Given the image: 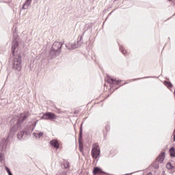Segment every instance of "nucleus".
Masks as SVG:
<instances>
[{
    "mask_svg": "<svg viewBox=\"0 0 175 175\" xmlns=\"http://www.w3.org/2000/svg\"><path fill=\"white\" fill-rule=\"evenodd\" d=\"M50 144L51 146H52V147H54V148H56L57 150H58V148H59V142H58V140L57 139H53L50 142Z\"/></svg>",
    "mask_w": 175,
    "mask_h": 175,
    "instance_id": "obj_7",
    "label": "nucleus"
},
{
    "mask_svg": "<svg viewBox=\"0 0 175 175\" xmlns=\"http://www.w3.org/2000/svg\"><path fill=\"white\" fill-rule=\"evenodd\" d=\"M93 174L94 175L105 174V172L100 167H95L93 170Z\"/></svg>",
    "mask_w": 175,
    "mask_h": 175,
    "instance_id": "obj_6",
    "label": "nucleus"
},
{
    "mask_svg": "<svg viewBox=\"0 0 175 175\" xmlns=\"http://www.w3.org/2000/svg\"><path fill=\"white\" fill-rule=\"evenodd\" d=\"M24 135V132H21L18 134V139H21L23 137V135Z\"/></svg>",
    "mask_w": 175,
    "mask_h": 175,
    "instance_id": "obj_14",
    "label": "nucleus"
},
{
    "mask_svg": "<svg viewBox=\"0 0 175 175\" xmlns=\"http://www.w3.org/2000/svg\"><path fill=\"white\" fill-rule=\"evenodd\" d=\"M168 1H172V0H168Z\"/></svg>",
    "mask_w": 175,
    "mask_h": 175,
    "instance_id": "obj_20",
    "label": "nucleus"
},
{
    "mask_svg": "<svg viewBox=\"0 0 175 175\" xmlns=\"http://www.w3.org/2000/svg\"><path fill=\"white\" fill-rule=\"evenodd\" d=\"M44 120H57V116L54 113L48 112L43 115Z\"/></svg>",
    "mask_w": 175,
    "mask_h": 175,
    "instance_id": "obj_4",
    "label": "nucleus"
},
{
    "mask_svg": "<svg viewBox=\"0 0 175 175\" xmlns=\"http://www.w3.org/2000/svg\"><path fill=\"white\" fill-rule=\"evenodd\" d=\"M64 167H65V169H68V167H69V163H66L64 164Z\"/></svg>",
    "mask_w": 175,
    "mask_h": 175,
    "instance_id": "obj_16",
    "label": "nucleus"
},
{
    "mask_svg": "<svg viewBox=\"0 0 175 175\" xmlns=\"http://www.w3.org/2000/svg\"><path fill=\"white\" fill-rule=\"evenodd\" d=\"M120 51H122V54H124V55H128V53L126 52V50H125V49L122 46L120 47Z\"/></svg>",
    "mask_w": 175,
    "mask_h": 175,
    "instance_id": "obj_12",
    "label": "nucleus"
},
{
    "mask_svg": "<svg viewBox=\"0 0 175 175\" xmlns=\"http://www.w3.org/2000/svg\"><path fill=\"white\" fill-rule=\"evenodd\" d=\"M29 116V113H28V112H25L23 113L20 115V118L18 119V123L21 124L23 122H24V121H25V120H27V118H28V116Z\"/></svg>",
    "mask_w": 175,
    "mask_h": 175,
    "instance_id": "obj_5",
    "label": "nucleus"
},
{
    "mask_svg": "<svg viewBox=\"0 0 175 175\" xmlns=\"http://www.w3.org/2000/svg\"><path fill=\"white\" fill-rule=\"evenodd\" d=\"M166 167L168 169V170H172V169H173V165H172V163H167L166 164Z\"/></svg>",
    "mask_w": 175,
    "mask_h": 175,
    "instance_id": "obj_13",
    "label": "nucleus"
},
{
    "mask_svg": "<svg viewBox=\"0 0 175 175\" xmlns=\"http://www.w3.org/2000/svg\"><path fill=\"white\" fill-rule=\"evenodd\" d=\"M164 85L167 88H172L173 87V84H172V83H170V81H164Z\"/></svg>",
    "mask_w": 175,
    "mask_h": 175,
    "instance_id": "obj_9",
    "label": "nucleus"
},
{
    "mask_svg": "<svg viewBox=\"0 0 175 175\" xmlns=\"http://www.w3.org/2000/svg\"><path fill=\"white\" fill-rule=\"evenodd\" d=\"M170 154L171 157H175V148L172 147L170 149Z\"/></svg>",
    "mask_w": 175,
    "mask_h": 175,
    "instance_id": "obj_10",
    "label": "nucleus"
},
{
    "mask_svg": "<svg viewBox=\"0 0 175 175\" xmlns=\"http://www.w3.org/2000/svg\"><path fill=\"white\" fill-rule=\"evenodd\" d=\"M14 68L18 72L21 70V57H18L14 61Z\"/></svg>",
    "mask_w": 175,
    "mask_h": 175,
    "instance_id": "obj_3",
    "label": "nucleus"
},
{
    "mask_svg": "<svg viewBox=\"0 0 175 175\" xmlns=\"http://www.w3.org/2000/svg\"><path fill=\"white\" fill-rule=\"evenodd\" d=\"M42 135H43V133H42V132L37 133V137H42Z\"/></svg>",
    "mask_w": 175,
    "mask_h": 175,
    "instance_id": "obj_15",
    "label": "nucleus"
},
{
    "mask_svg": "<svg viewBox=\"0 0 175 175\" xmlns=\"http://www.w3.org/2000/svg\"><path fill=\"white\" fill-rule=\"evenodd\" d=\"M7 172H8V173L9 175H13V174H12V172H10V170H9V168H7Z\"/></svg>",
    "mask_w": 175,
    "mask_h": 175,
    "instance_id": "obj_18",
    "label": "nucleus"
},
{
    "mask_svg": "<svg viewBox=\"0 0 175 175\" xmlns=\"http://www.w3.org/2000/svg\"><path fill=\"white\" fill-rule=\"evenodd\" d=\"M31 1H32V0H27V1H26V3L24 4V5H23V8H24V6H25V5H27V3H29V5Z\"/></svg>",
    "mask_w": 175,
    "mask_h": 175,
    "instance_id": "obj_17",
    "label": "nucleus"
},
{
    "mask_svg": "<svg viewBox=\"0 0 175 175\" xmlns=\"http://www.w3.org/2000/svg\"><path fill=\"white\" fill-rule=\"evenodd\" d=\"M100 155V148H99V144L95 143L92 145V157L94 159H98V157Z\"/></svg>",
    "mask_w": 175,
    "mask_h": 175,
    "instance_id": "obj_2",
    "label": "nucleus"
},
{
    "mask_svg": "<svg viewBox=\"0 0 175 175\" xmlns=\"http://www.w3.org/2000/svg\"><path fill=\"white\" fill-rule=\"evenodd\" d=\"M107 83H109L110 87L111 88H114V90H117L118 88V85H122V81L117 79H114L111 77H107L106 79Z\"/></svg>",
    "mask_w": 175,
    "mask_h": 175,
    "instance_id": "obj_1",
    "label": "nucleus"
},
{
    "mask_svg": "<svg viewBox=\"0 0 175 175\" xmlns=\"http://www.w3.org/2000/svg\"><path fill=\"white\" fill-rule=\"evenodd\" d=\"M148 175H150V174Z\"/></svg>",
    "mask_w": 175,
    "mask_h": 175,
    "instance_id": "obj_21",
    "label": "nucleus"
},
{
    "mask_svg": "<svg viewBox=\"0 0 175 175\" xmlns=\"http://www.w3.org/2000/svg\"><path fill=\"white\" fill-rule=\"evenodd\" d=\"M18 46V43L17 42H15L12 47V53L14 54V50H16V48Z\"/></svg>",
    "mask_w": 175,
    "mask_h": 175,
    "instance_id": "obj_11",
    "label": "nucleus"
},
{
    "mask_svg": "<svg viewBox=\"0 0 175 175\" xmlns=\"http://www.w3.org/2000/svg\"><path fill=\"white\" fill-rule=\"evenodd\" d=\"M165 159V152H162L157 159V162H163Z\"/></svg>",
    "mask_w": 175,
    "mask_h": 175,
    "instance_id": "obj_8",
    "label": "nucleus"
},
{
    "mask_svg": "<svg viewBox=\"0 0 175 175\" xmlns=\"http://www.w3.org/2000/svg\"><path fill=\"white\" fill-rule=\"evenodd\" d=\"M57 44V43H55V42L54 43V44Z\"/></svg>",
    "mask_w": 175,
    "mask_h": 175,
    "instance_id": "obj_19",
    "label": "nucleus"
}]
</instances>
